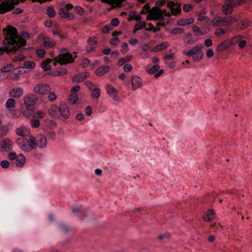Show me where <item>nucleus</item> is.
<instances>
[{"label": "nucleus", "mask_w": 252, "mask_h": 252, "mask_svg": "<svg viewBox=\"0 0 252 252\" xmlns=\"http://www.w3.org/2000/svg\"><path fill=\"white\" fill-rule=\"evenodd\" d=\"M233 4L230 2L229 3H225L222 6V11L225 14H231L233 11Z\"/></svg>", "instance_id": "obj_21"}, {"label": "nucleus", "mask_w": 252, "mask_h": 252, "mask_svg": "<svg viewBox=\"0 0 252 252\" xmlns=\"http://www.w3.org/2000/svg\"><path fill=\"white\" fill-rule=\"evenodd\" d=\"M132 69V66L130 64H126L124 67V70L125 72H129Z\"/></svg>", "instance_id": "obj_57"}, {"label": "nucleus", "mask_w": 252, "mask_h": 252, "mask_svg": "<svg viewBox=\"0 0 252 252\" xmlns=\"http://www.w3.org/2000/svg\"><path fill=\"white\" fill-rule=\"evenodd\" d=\"M19 3L18 0H0V14H4L13 9Z\"/></svg>", "instance_id": "obj_6"}, {"label": "nucleus", "mask_w": 252, "mask_h": 252, "mask_svg": "<svg viewBox=\"0 0 252 252\" xmlns=\"http://www.w3.org/2000/svg\"><path fill=\"white\" fill-rule=\"evenodd\" d=\"M9 162L7 160H4L1 161L0 165L3 168H7L9 166Z\"/></svg>", "instance_id": "obj_54"}, {"label": "nucleus", "mask_w": 252, "mask_h": 252, "mask_svg": "<svg viewBox=\"0 0 252 252\" xmlns=\"http://www.w3.org/2000/svg\"><path fill=\"white\" fill-rule=\"evenodd\" d=\"M46 135L49 138L52 140H54L56 137V133L54 130L52 129H49L47 130L45 133Z\"/></svg>", "instance_id": "obj_36"}, {"label": "nucleus", "mask_w": 252, "mask_h": 252, "mask_svg": "<svg viewBox=\"0 0 252 252\" xmlns=\"http://www.w3.org/2000/svg\"><path fill=\"white\" fill-rule=\"evenodd\" d=\"M72 8L73 5L71 4H67L65 7L60 8L59 14L63 18H69L70 19H72L73 18V15L72 14H69L68 13V10Z\"/></svg>", "instance_id": "obj_12"}, {"label": "nucleus", "mask_w": 252, "mask_h": 252, "mask_svg": "<svg viewBox=\"0 0 252 252\" xmlns=\"http://www.w3.org/2000/svg\"><path fill=\"white\" fill-rule=\"evenodd\" d=\"M50 87L46 84H37L33 88L34 92L38 94H44L49 93Z\"/></svg>", "instance_id": "obj_8"}, {"label": "nucleus", "mask_w": 252, "mask_h": 252, "mask_svg": "<svg viewBox=\"0 0 252 252\" xmlns=\"http://www.w3.org/2000/svg\"><path fill=\"white\" fill-rule=\"evenodd\" d=\"M183 32V30L182 28H175L173 29L171 33L173 34H180Z\"/></svg>", "instance_id": "obj_55"}, {"label": "nucleus", "mask_w": 252, "mask_h": 252, "mask_svg": "<svg viewBox=\"0 0 252 252\" xmlns=\"http://www.w3.org/2000/svg\"><path fill=\"white\" fill-rule=\"evenodd\" d=\"M226 32L225 30L221 28L216 29L215 31V34L218 36H220L224 34Z\"/></svg>", "instance_id": "obj_47"}, {"label": "nucleus", "mask_w": 252, "mask_h": 252, "mask_svg": "<svg viewBox=\"0 0 252 252\" xmlns=\"http://www.w3.org/2000/svg\"><path fill=\"white\" fill-rule=\"evenodd\" d=\"M8 126L3 125L0 126V139L6 136L9 132Z\"/></svg>", "instance_id": "obj_24"}, {"label": "nucleus", "mask_w": 252, "mask_h": 252, "mask_svg": "<svg viewBox=\"0 0 252 252\" xmlns=\"http://www.w3.org/2000/svg\"><path fill=\"white\" fill-rule=\"evenodd\" d=\"M45 113L41 111H37L33 115V117L38 119V118L42 119L45 116Z\"/></svg>", "instance_id": "obj_45"}, {"label": "nucleus", "mask_w": 252, "mask_h": 252, "mask_svg": "<svg viewBox=\"0 0 252 252\" xmlns=\"http://www.w3.org/2000/svg\"><path fill=\"white\" fill-rule=\"evenodd\" d=\"M159 67H160L159 65L156 64L152 66L150 68L148 69L147 71L149 74H153L158 71Z\"/></svg>", "instance_id": "obj_30"}, {"label": "nucleus", "mask_w": 252, "mask_h": 252, "mask_svg": "<svg viewBox=\"0 0 252 252\" xmlns=\"http://www.w3.org/2000/svg\"><path fill=\"white\" fill-rule=\"evenodd\" d=\"M18 156L15 152H12L9 154L8 157L10 160L16 159Z\"/></svg>", "instance_id": "obj_58"}, {"label": "nucleus", "mask_w": 252, "mask_h": 252, "mask_svg": "<svg viewBox=\"0 0 252 252\" xmlns=\"http://www.w3.org/2000/svg\"><path fill=\"white\" fill-rule=\"evenodd\" d=\"M60 228L65 232H68L71 230V228L65 224L61 223L59 224Z\"/></svg>", "instance_id": "obj_39"}, {"label": "nucleus", "mask_w": 252, "mask_h": 252, "mask_svg": "<svg viewBox=\"0 0 252 252\" xmlns=\"http://www.w3.org/2000/svg\"><path fill=\"white\" fill-rule=\"evenodd\" d=\"M13 146V143L8 138L0 140V152H7L10 151Z\"/></svg>", "instance_id": "obj_7"}, {"label": "nucleus", "mask_w": 252, "mask_h": 252, "mask_svg": "<svg viewBox=\"0 0 252 252\" xmlns=\"http://www.w3.org/2000/svg\"><path fill=\"white\" fill-rule=\"evenodd\" d=\"M31 124L32 127L37 128L40 126V123L38 119L33 116L31 120Z\"/></svg>", "instance_id": "obj_27"}, {"label": "nucleus", "mask_w": 252, "mask_h": 252, "mask_svg": "<svg viewBox=\"0 0 252 252\" xmlns=\"http://www.w3.org/2000/svg\"><path fill=\"white\" fill-rule=\"evenodd\" d=\"M35 63L31 61H27L24 63V67L27 69H32L35 67Z\"/></svg>", "instance_id": "obj_26"}, {"label": "nucleus", "mask_w": 252, "mask_h": 252, "mask_svg": "<svg viewBox=\"0 0 252 252\" xmlns=\"http://www.w3.org/2000/svg\"><path fill=\"white\" fill-rule=\"evenodd\" d=\"M49 115L53 117H58L59 115L64 119H68L69 117V111L66 103L62 102L60 106L56 104H53L48 109Z\"/></svg>", "instance_id": "obj_2"}, {"label": "nucleus", "mask_w": 252, "mask_h": 252, "mask_svg": "<svg viewBox=\"0 0 252 252\" xmlns=\"http://www.w3.org/2000/svg\"><path fill=\"white\" fill-rule=\"evenodd\" d=\"M169 45V44L167 42H163L160 44H159L156 46V49L158 51H160L162 50H164Z\"/></svg>", "instance_id": "obj_33"}, {"label": "nucleus", "mask_w": 252, "mask_h": 252, "mask_svg": "<svg viewBox=\"0 0 252 252\" xmlns=\"http://www.w3.org/2000/svg\"><path fill=\"white\" fill-rule=\"evenodd\" d=\"M55 42L53 40H45L44 42L45 46H49L50 47H54L55 45Z\"/></svg>", "instance_id": "obj_46"}, {"label": "nucleus", "mask_w": 252, "mask_h": 252, "mask_svg": "<svg viewBox=\"0 0 252 252\" xmlns=\"http://www.w3.org/2000/svg\"><path fill=\"white\" fill-rule=\"evenodd\" d=\"M242 39V36L241 35H238L234 36L231 40H229L230 43V45H234L238 42H240L241 40Z\"/></svg>", "instance_id": "obj_38"}, {"label": "nucleus", "mask_w": 252, "mask_h": 252, "mask_svg": "<svg viewBox=\"0 0 252 252\" xmlns=\"http://www.w3.org/2000/svg\"><path fill=\"white\" fill-rule=\"evenodd\" d=\"M25 159V157L22 154H19L16 158V165L19 167L23 166Z\"/></svg>", "instance_id": "obj_22"}, {"label": "nucleus", "mask_w": 252, "mask_h": 252, "mask_svg": "<svg viewBox=\"0 0 252 252\" xmlns=\"http://www.w3.org/2000/svg\"><path fill=\"white\" fill-rule=\"evenodd\" d=\"M111 29H112V28H111L109 26L105 25L104 28L102 29V31L103 33H108Z\"/></svg>", "instance_id": "obj_64"}, {"label": "nucleus", "mask_w": 252, "mask_h": 252, "mask_svg": "<svg viewBox=\"0 0 252 252\" xmlns=\"http://www.w3.org/2000/svg\"><path fill=\"white\" fill-rule=\"evenodd\" d=\"M107 93L114 100L118 101L119 97L118 95V91L115 87L110 84L107 85L106 87Z\"/></svg>", "instance_id": "obj_13"}, {"label": "nucleus", "mask_w": 252, "mask_h": 252, "mask_svg": "<svg viewBox=\"0 0 252 252\" xmlns=\"http://www.w3.org/2000/svg\"><path fill=\"white\" fill-rule=\"evenodd\" d=\"M206 56L209 58L212 57L214 56L213 50L211 48L208 49L206 52Z\"/></svg>", "instance_id": "obj_62"}, {"label": "nucleus", "mask_w": 252, "mask_h": 252, "mask_svg": "<svg viewBox=\"0 0 252 252\" xmlns=\"http://www.w3.org/2000/svg\"><path fill=\"white\" fill-rule=\"evenodd\" d=\"M89 63H90V61L89 59H88L87 58L84 59L82 61L80 65L82 67L85 68L89 65Z\"/></svg>", "instance_id": "obj_50"}, {"label": "nucleus", "mask_w": 252, "mask_h": 252, "mask_svg": "<svg viewBox=\"0 0 252 252\" xmlns=\"http://www.w3.org/2000/svg\"><path fill=\"white\" fill-rule=\"evenodd\" d=\"M224 19H225V18L218 17L216 19V23L218 25L223 26V24H225Z\"/></svg>", "instance_id": "obj_52"}, {"label": "nucleus", "mask_w": 252, "mask_h": 252, "mask_svg": "<svg viewBox=\"0 0 252 252\" xmlns=\"http://www.w3.org/2000/svg\"><path fill=\"white\" fill-rule=\"evenodd\" d=\"M205 13L204 10H202L198 15V20L200 21H209V18L205 15Z\"/></svg>", "instance_id": "obj_32"}, {"label": "nucleus", "mask_w": 252, "mask_h": 252, "mask_svg": "<svg viewBox=\"0 0 252 252\" xmlns=\"http://www.w3.org/2000/svg\"><path fill=\"white\" fill-rule=\"evenodd\" d=\"M86 85L91 91V96L93 98H98L100 95V91L98 88L95 87V85L91 82L87 81L85 82Z\"/></svg>", "instance_id": "obj_10"}, {"label": "nucleus", "mask_w": 252, "mask_h": 252, "mask_svg": "<svg viewBox=\"0 0 252 252\" xmlns=\"http://www.w3.org/2000/svg\"><path fill=\"white\" fill-rule=\"evenodd\" d=\"M10 95L15 98H19L23 94V90L21 88H13L10 93Z\"/></svg>", "instance_id": "obj_20"}, {"label": "nucleus", "mask_w": 252, "mask_h": 252, "mask_svg": "<svg viewBox=\"0 0 252 252\" xmlns=\"http://www.w3.org/2000/svg\"><path fill=\"white\" fill-rule=\"evenodd\" d=\"M15 100L13 98L8 99L5 103V106L7 109H11L12 108H14L15 106Z\"/></svg>", "instance_id": "obj_29"}, {"label": "nucleus", "mask_w": 252, "mask_h": 252, "mask_svg": "<svg viewBox=\"0 0 252 252\" xmlns=\"http://www.w3.org/2000/svg\"><path fill=\"white\" fill-rule=\"evenodd\" d=\"M26 130V127L24 126H22L20 127L17 128L16 129V133L19 136H24L25 132Z\"/></svg>", "instance_id": "obj_37"}, {"label": "nucleus", "mask_w": 252, "mask_h": 252, "mask_svg": "<svg viewBox=\"0 0 252 252\" xmlns=\"http://www.w3.org/2000/svg\"><path fill=\"white\" fill-rule=\"evenodd\" d=\"M67 73V70L64 68H60L57 69L55 75L57 76H63L66 74Z\"/></svg>", "instance_id": "obj_42"}, {"label": "nucleus", "mask_w": 252, "mask_h": 252, "mask_svg": "<svg viewBox=\"0 0 252 252\" xmlns=\"http://www.w3.org/2000/svg\"><path fill=\"white\" fill-rule=\"evenodd\" d=\"M230 45L229 40H224L221 42L217 47L218 52L222 51L227 48Z\"/></svg>", "instance_id": "obj_23"}, {"label": "nucleus", "mask_w": 252, "mask_h": 252, "mask_svg": "<svg viewBox=\"0 0 252 252\" xmlns=\"http://www.w3.org/2000/svg\"><path fill=\"white\" fill-rule=\"evenodd\" d=\"M61 52H62V53L59 54L58 56L55 58L56 61L54 63V65H56L58 62L63 65L73 62L74 59L72 55L67 52L66 49H62Z\"/></svg>", "instance_id": "obj_4"}, {"label": "nucleus", "mask_w": 252, "mask_h": 252, "mask_svg": "<svg viewBox=\"0 0 252 252\" xmlns=\"http://www.w3.org/2000/svg\"><path fill=\"white\" fill-rule=\"evenodd\" d=\"M33 136H30L29 140L23 138H19L17 140V143L19 148L25 152H30L35 149Z\"/></svg>", "instance_id": "obj_5"}, {"label": "nucleus", "mask_w": 252, "mask_h": 252, "mask_svg": "<svg viewBox=\"0 0 252 252\" xmlns=\"http://www.w3.org/2000/svg\"><path fill=\"white\" fill-rule=\"evenodd\" d=\"M192 30L196 36H199L203 34L200 29L195 25L193 26Z\"/></svg>", "instance_id": "obj_41"}, {"label": "nucleus", "mask_w": 252, "mask_h": 252, "mask_svg": "<svg viewBox=\"0 0 252 252\" xmlns=\"http://www.w3.org/2000/svg\"><path fill=\"white\" fill-rule=\"evenodd\" d=\"M72 213L76 216L85 218L86 216L87 210L82 206H74L72 209Z\"/></svg>", "instance_id": "obj_14"}, {"label": "nucleus", "mask_w": 252, "mask_h": 252, "mask_svg": "<svg viewBox=\"0 0 252 252\" xmlns=\"http://www.w3.org/2000/svg\"><path fill=\"white\" fill-rule=\"evenodd\" d=\"M163 15L166 16H170V14L166 12L165 9L162 10L160 9H158L156 11L154 12L151 14V19L154 21H158L160 20L161 18H164Z\"/></svg>", "instance_id": "obj_11"}, {"label": "nucleus", "mask_w": 252, "mask_h": 252, "mask_svg": "<svg viewBox=\"0 0 252 252\" xmlns=\"http://www.w3.org/2000/svg\"><path fill=\"white\" fill-rule=\"evenodd\" d=\"M6 34L3 39L4 45H7L8 50L22 52L26 45V40L30 37L29 33L22 32L21 35L18 34V31L15 28L8 26L7 29L3 31Z\"/></svg>", "instance_id": "obj_1"}, {"label": "nucleus", "mask_w": 252, "mask_h": 252, "mask_svg": "<svg viewBox=\"0 0 252 252\" xmlns=\"http://www.w3.org/2000/svg\"><path fill=\"white\" fill-rule=\"evenodd\" d=\"M146 24L144 21H140L137 23L135 25L136 30H140L146 27Z\"/></svg>", "instance_id": "obj_43"}, {"label": "nucleus", "mask_w": 252, "mask_h": 252, "mask_svg": "<svg viewBox=\"0 0 252 252\" xmlns=\"http://www.w3.org/2000/svg\"><path fill=\"white\" fill-rule=\"evenodd\" d=\"M122 53L123 54L126 53L128 50V44L126 43H123L122 45Z\"/></svg>", "instance_id": "obj_56"}, {"label": "nucleus", "mask_w": 252, "mask_h": 252, "mask_svg": "<svg viewBox=\"0 0 252 252\" xmlns=\"http://www.w3.org/2000/svg\"><path fill=\"white\" fill-rule=\"evenodd\" d=\"M78 100V97L76 94H71L69 96L68 102L71 104H75Z\"/></svg>", "instance_id": "obj_31"}, {"label": "nucleus", "mask_w": 252, "mask_h": 252, "mask_svg": "<svg viewBox=\"0 0 252 252\" xmlns=\"http://www.w3.org/2000/svg\"><path fill=\"white\" fill-rule=\"evenodd\" d=\"M14 69V66L11 64H7L4 66H3L1 69V71L3 72H7L11 71Z\"/></svg>", "instance_id": "obj_40"}, {"label": "nucleus", "mask_w": 252, "mask_h": 252, "mask_svg": "<svg viewBox=\"0 0 252 252\" xmlns=\"http://www.w3.org/2000/svg\"><path fill=\"white\" fill-rule=\"evenodd\" d=\"M203 45L202 44H198L192 47L189 51L184 50L182 52L183 54L189 57H192V59L195 62L201 60L204 56V52L202 51Z\"/></svg>", "instance_id": "obj_3"}, {"label": "nucleus", "mask_w": 252, "mask_h": 252, "mask_svg": "<svg viewBox=\"0 0 252 252\" xmlns=\"http://www.w3.org/2000/svg\"><path fill=\"white\" fill-rule=\"evenodd\" d=\"M110 70V66L108 65H102L100 66L95 70V74L96 76H102Z\"/></svg>", "instance_id": "obj_19"}, {"label": "nucleus", "mask_w": 252, "mask_h": 252, "mask_svg": "<svg viewBox=\"0 0 252 252\" xmlns=\"http://www.w3.org/2000/svg\"><path fill=\"white\" fill-rule=\"evenodd\" d=\"M37 101V97L34 94H29L25 96L24 102L25 104L28 106L33 105Z\"/></svg>", "instance_id": "obj_15"}, {"label": "nucleus", "mask_w": 252, "mask_h": 252, "mask_svg": "<svg viewBox=\"0 0 252 252\" xmlns=\"http://www.w3.org/2000/svg\"><path fill=\"white\" fill-rule=\"evenodd\" d=\"M46 52L44 49H39L36 51V54L39 57L42 58L45 54Z\"/></svg>", "instance_id": "obj_53"}, {"label": "nucleus", "mask_w": 252, "mask_h": 252, "mask_svg": "<svg viewBox=\"0 0 252 252\" xmlns=\"http://www.w3.org/2000/svg\"><path fill=\"white\" fill-rule=\"evenodd\" d=\"M183 10L185 12H189L192 8L191 6L189 4H186L183 6Z\"/></svg>", "instance_id": "obj_61"}, {"label": "nucleus", "mask_w": 252, "mask_h": 252, "mask_svg": "<svg viewBox=\"0 0 252 252\" xmlns=\"http://www.w3.org/2000/svg\"><path fill=\"white\" fill-rule=\"evenodd\" d=\"M47 14L51 18L54 17L56 15V12L52 6L48 7L46 11Z\"/></svg>", "instance_id": "obj_34"}, {"label": "nucleus", "mask_w": 252, "mask_h": 252, "mask_svg": "<svg viewBox=\"0 0 252 252\" xmlns=\"http://www.w3.org/2000/svg\"><path fill=\"white\" fill-rule=\"evenodd\" d=\"M111 23L113 26H114V27L117 26L119 24V20H118V18H113L111 20Z\"/></svg>", "instance_id": "obj_60"}, {"label": "nucleus", "mask_w": 252, "mask_h": 252, "mask_svg": "<svg viewBox=\"0 0 252 252\" xmlns=\"http://www.w3.org/2000/svg\"><path fill=\"white\" fill-rule=\"evenodd\" d=\"M95 37H90L88 39V45L86 47V51L88 52L93 51L94 50L95 46L97 41L94 40Z\"/></svg>", "instance_id": "obj_17"}, {"label": "nucleus", "mask_w": 252, "mask_h": 252, "mask_svg": "<svg viewBox=\"0 0 252 252\" xmlns=\"http://www.w3.org/2000/svg\"><path fill=\"white\" fill-rule=\"evenodd\" d=\"M41 67L44 70H48L51 69V65L46 62H43L41 63Z\"/></svg>", "instance_id": "obj_51"}, {"label": "nucleus", "mask_w": 252, "mask_h": 252, "mask_svg": "<svg viewBox=\"0 0 252 252\" xmlns=\"http://www.w3.org/2000/svg\"><path fill=\"white\" fill-rule=\"evenodd\" d=\"M80 86L78 85H76L72 88L71 89V94H76V93H77L79 90H80Z\"/></svg>", "instance_id": "obj_63"}, {"label": "nucleus", "mask_w": 252, "mask_h": 252, "mask_svg": "<svg viewBox=\"0 0 252 252\" xmlns=\"http://www.w3.org/2000/svg\"><path fill=\"white\" fill-rule=\"evenodd\" d=\"M47 98L49 101L53 102L57 99V95L55 93L51 92L49 93Z\"/></svg>", "instance_id": "obj_44"}, {"label": "nucleus", "mask_w": 252, "mask_h": 252, "mask_svg": "<svg viewBox=\"0 0 252 252\" xmlns=\"http://www.w3.org/2000/svg\"><path fill=\"white\" fill-rule=\"evenodd\" d=\"M26 57L25 56L22 54H19L17 56H16L14 58V61L15 62H18V61H22L25 59Z\"/></svg>", "instance_id": "obj_49"}, {"label": "nucleus", "mask_w": 252, "mask_h": 252, "mask_svg": "<svg viewBox=\"0 0 252 252\" xmlns=\"http://www.w3.org/2000/svg\"><path fill=\"white\" fill-rule=\"evenodd\" d=\"M132 90H136L137 89L141 87L142 85V81L140 78L137 76H134L131 79Z\"/></svg>", "instance_id": "obj_16"}, {"label": "nucleus", "mask_w": 252, "mask_h": 252, "mask_svg": "<svg viewBox=\"0 0 252 252\" xmlns=\"http://www.w3.org/2000/svg\"><path fill=\"white\" fill-rule=\"evenodd\" d=\"M2 44L3 45L4 48H0V56L2 55L5 52H7V53H9L11 52H15L17 51H13V50H8L7 49V45H4L3 42H2Z\"/></svg>", "instance_id": "obj_35"}, {"label": "nucleus", "mask_w": 252, "mask_h": 252, "mask_svg": "<svg viewBox=\"0 0 252 252\" xmlns=\"http://www.w3.org/2000/svg\"><path fill=\"white\" fill-rule=\"evenodd\" d=\"M89 76V73L84 72L76 74L72 78V81L75 83H79L86 79Z\"/></svg>", "instance_id": "obj_18"}, {"label": "nucleus", "mask_w": 252, "mask_h": 252, "mask_svg": "<svg viewBox=\"0 0 252 252\" xmlns=\"http://www.w3.org/2000/svg\"><path fill=\"white\" fill-rule=\"evenodd\" d=\"M171 10L173 15H177L181 11V7L180 5L177 6V7H174Z\"/></svg>", "instance_id": "obj_48"}, {"label": "nucleus", "mask_w": 252, "mask_h": 252, "mask_svg": "<svg viewBox=\"0 0 252 252\" xmlns=\"http://www.w3.org/2000/svg\"><path fill=\"white\" fill-rule=\"evenodd\" d=\"M119 42V38L117 37H113L110 40V43L112 45H116Z\"/></svg>", "instance_id": "obj_59"}, {"label": "nucleus", "mask_w": 252, "mask_h": 252, "mask_svg": "<svg viewBox=\"0 0 252 252\" xmlns=\"http://www.w3.org/2000/svg\"><path fill=\"white\" fill-rule=\"evenodd\" d=\"M132 59V56H129L127 57H125L122 59H121L118 62L117 65L118 66H122L125 63H126L130 61Z\"/></svg>", "instance_id": "obj_25"}, {"label": "nucleus", "mask_w": 252, "mask_h": 252, "mask_svg": "<svg viewBox=\"0 0 252 252\" xmlns=\"http://www.w3.org/2000/svg\"><path fill=\"white\" fill-rule=\"evenodd\" d=\"M33 141L35 148L37 146L39 148H44L47 145V139L45 136L42 134L37 135L36 138L33 137Z\"/></svg>", "instance_id": "obj_9"}, {"label": "nucleus", "mask_w": 252, "mask_h": 252, "mask_svg": "<svg viewBox=\"0 0 252 252\" xmlns=\"http://www.w3.org/2000/svg\"><path fill=\"white\" fill-rule=\"evenodd\" d=\"M193 22L192 19H187L186 20H181L178 22V24L179 26H184L187 25H189Z\"/></svg>", "instance_id": "obj_28"}]
</instances>
